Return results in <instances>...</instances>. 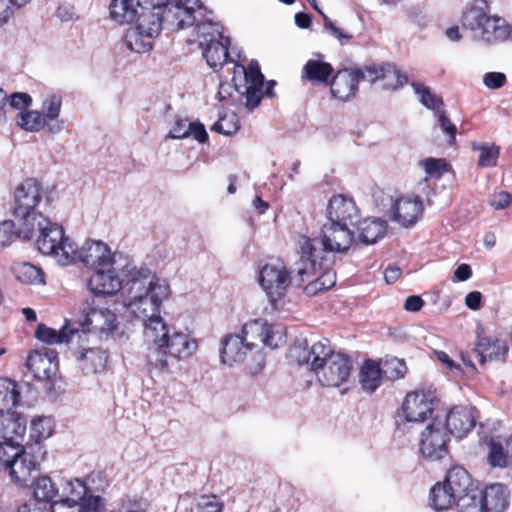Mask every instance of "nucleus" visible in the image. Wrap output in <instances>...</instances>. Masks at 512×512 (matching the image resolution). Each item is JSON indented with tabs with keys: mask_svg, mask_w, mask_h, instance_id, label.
Here are the masks:
<instances>
[{
	"mask_svg": "<svg viewBox=\"0 0 512 512\" xmlns=\"http://www.w3.org/2000/svg\"><path fill=\"white\" fill-rule=\"evenodd\" d=\"M511 436L505 440L491 439L489 442L488 463L492 467L504 468L507 466L508 459H512V451L508 447Z\"/></svg>",
	"mask_w": 512,
	"mask_h": 512,
	"instance_id": "58836bf2",
	"label": "nucleus"
},
{
	"mask_svg": "<svg viewBox=\"0 0 512 512\" xmlns=\"http://www.w3.org/2000/svg\"><path fill=\"white\" fill-rule=\"evenodd\" d=\"M473 151L478 152L477 165L480 168H493L498 164L500 156V147L495 144L473 141L471 143Z\"/></svg>",
	"mask_w": 512,
	"mask_h": 512,
	"instance_id": "a19ab883",
	"label": "nucleus"
},
{
	"mask_svg": "<svg viewBox=\"0 0 512 512\" xmlns=\"http://www.w3.org/2000/svg\"><path fill=\"white\" fill-rule=\"evenodd\" d=\"M79 328H68L63 326L61 330H55L44 324H39L35 331V337L48 345L70 342L75 335L81 338Z\"/></svg>",
	"mask_w": 512,
	"mask_h": 512,
	"instance_id": "7c9ffc66",
	"label": "nucleus"
},
{
	"mask_svg": "<svg viewBox=\"0 0 512 512\" xmlns=\"http://www.w3.org/2000/svg\"><path fill=\"white\" fill-rule=\"evenodd\" d=\"M33 495L38 502L52 504L58 495V489L50 477L42 476L33 483Z\"/></svg>",
	"mask_w": 512,
	"mask_h": 512,
	"instance_id": "37998d69",
	"label": "nucleus"
},
{
	"mask_svg": "<svg viewBox=\"0 0 512 512\" xmlns=\"http://www.w3.org/2000/svg\"><path fill=\"white\" fill-rule=\"evenodd\" d=\"M430 506L435 511H444L456 504L457 498L450 491L449 487L443 481L436 483L430 490L429 496Z\"/></svg>",
	"mask_w": 512,
	"mask_h": 512,
	"instance_id": "4c0bfd02",
	"label": "nucleus"
},
{
	"mask_svg": "<svg viewBox=\"0 0 512 512\" xmlns=\"http://www.w3.org/2000/svg\"><path fill=\"white\" fill-rule=\"evenodd\" d=\"M13 272L17 280L24 284H41L44 282L42 270L31 263L16 264L13 267Z\"/></svg>",
	"mask_w": 512,
	"mask_h": 512,
	"instance_id": "c03bdc74",
	"label": "nucleus"
},
{
	"mask_svg": "<svg viewBox=\"0 0 512 512\" xmlns=\"http://www.w3.org/2000/svg\"><path fill=\"white\" fill-rule=\"evenodd\" d=\"M267 321L264 319H255L246 323L242 328V337H245V341L249 344V346L253 349L256 346V341L262 343V338H264L266 329H267Z\"/></svg>",
	"mask_w": 512,
	"mask_h": 512,
	"instance_id": "a18cd8bd",
	"label": "nucleus"
},
{
	"mask_svg": "<svg viewBox=\"0 0 512 512\" xmlns=\"http://www.w3.org/2000/svg\"><path fill=\"white\" fill-rule=\"evenodd\" d=\"M483 512H504L508 507V491L502 484L487 486L481 491Z\"/></svg>",
	"mask_w": 512,
	"mask_h": 512,
	"instance_id": "bb28decb",
	"label": "nucleus"
},
{
	"mask_svg": "<svg viewBox=\"0 0 512 512\" xmlns=\"http://www.w3.org/2000/svg\"><path fill=\"white\" fill-rule=\"evenodd\" d=\"M236 73H241L244 75L245 84H258L264 85V75L260 70V66L256 60H252L248 66L245 68L243 64L234 65V75Z\"/></svg>",
	"mask_w": 512,
	"mask_h": 512,
	"instance_id": "603ef678",
	"label": "nucleus"
},
{
	"mask_svg": "<svg viewBox=\"0 0 512 512\" xmlns=\"http://www.w3.org/2000/svg\"><path fill=\"white\" fill-rule=\"evenodd\" d=\"M456 504L460 512H483L481 491L474 488L457 498Z\"/></svg>",
	"mask_w": 512,
	"mask_h": 512,
	"instance_id": "8fccbe9b",
	"label": "nucleus"
},
{
	"mask_svg": "<svg viewBox=\"0 0 512 512\" xmlns=\"http://www.w3.org/2000/svg\"><path fill=\"white\" fill-rule=\"evenodd\" d=\"M356 224L358 231L356 242L365 245L375 244L384 237L387 230L386 221L376 217H367L362 221L358 220Z\"/></svg>",
	"mask_w": 512,
	"mask_h": 512,
	"instance_id": "a878e982",
	"label": "nucleus"
},
{
	"mask_svg": "<svg viewBox=\"0 0 512 512\" xmlns=\"http://www.w3.org/2000/svg\"><path fill=\"white\" fill-rule=\"evenodd\" d=\"M296 281H299L298 275L292 276L281 262L265 264L259 272V283L274 308H278V302L286 296L291 285L298 286Z\"/></svg>",
	"mask_w": 512,
	"mask_h": 512,
	"instance_id": "0eeeda50",
	"label": "nucleus"
},
{
	"mask_svg": "<svg viewBox=\"0 0 512 512\" xmlns=\"http://www.w3.org/2000/svg\"><path fill=\"white\" fill-rule=\"evenodd\" d=\"M16 237H21L19 227L12 220L0 221V248L10 245Z\"/></svg>",
	"mask_w": 512,
	"mask_h": 512,
	"instance_id": "052dcab7",
	"label": "nucleus"
},
{
	"mask_svg": "<svg viewBox=\"0 0 512 512\" xmlns=\"http://www.w3.org/2000/svg\"><path fill=\"white\" fill-rule=\"evenodd\" d=\"M239 127L237 115L235 113H227L212 125L211 130L229 136L236 133Z\"/></svg>",
	"mask_w": 512,
	"mask_h": 512,
	"instance_id": "864d4df0",
	"label": "nucleus"
},
{
	"mask_svg": "<svg viewBox=\"0 0 512 512\" xmlns=\"http://www.w3.org/2000/svg\"><path fill=\"white\" fill-rule=\"evenodd\" d=\"M109 9L111 18L119 24L131 23L141 14L137 0H112Z\"/></svg>",
	"mask_w": 512,
	"mask_h": 512,
	"instance_id": "473e14b6",
	"label": "nucleus"
},
{
	"mask_svg": "<svg viewBox=\"0 0 512 512\" xmlns=\"http://www.w3.org/2000/svg\"><path fill=\"white\" fill-rule=\"evenodd\" d=\"M73 254L71 264L80 262L92 270L116 264L115 254L100 240H87L80 248L73 242Z\"/></svg>",
	"mask_w": 512,
	"mask_h": 512,
	"instance_id": "9b49d317",
	"label": "nucleus"
},
{
	"mask_svg": "<svg viewBox=\"0 0 512 512\" xmlns=\"http://www.w3.org/2000/svg\"><path fill=\"white\" fill-rule=\"evenodd\" d=\"M324 31L341 45L347 44L354 37L351 32L338 27L328 16H324Z\"/></svg>",
	"mask_w": 512,
	"mask_h": 512,
	"instance_id": "bf43d9fd",
	"label": "nucleus"
},
{
	"mask_svg": "<svg viewBox=\"0 0 512 512\" xmlns=\"http://www.w3.org/2000/svg\"><path fill=\"white\" fill-rule=\"evenodd\" d=\"M53 431L52 420L49 417H39L31 422L32 436L37 441L51 436Z\"/></svg>",
	"mask_w": 512,
	"mask_h": 512,
	"instance_id": "13d9d810",
	"label": "nucleus"
},
{
	"mask_svg": "<svg viewBox=\"0 0 512 512\" xmlns=\"http://www.w3.org/2000/svg\"><path fill=\"white\" fill-rule=\"evenodd\" d=\"M163 25L156 15L139 14L136 26L129 28L125 34L126 47L136 53L150 51L153 47V39L160 34Z\"/></svg>",
	"mask_w": 512,
	"mask_h": 512,
	"instance_id": "6e6552de",
	"label": "nucleus"
},
{
	"mask_svg": "<svg viewBox=\"0 0 512 512\" xmlns=\"http://www.w3.org/2000/svg\"><path fill=\"white\" fill-rule=\"evenodd\" d=\"M156 339L145 337L148 342L154 344L153 347L149 348L147 355L148 364L151 368L158 371H165L169 368V352L165 344V336H167V327L165 330L157 329L155 331Z\"/></svg>",
	"mask_w": 512,
	"mask_h": 512,
	"instance_id": "b1692460",
	"label": "nucleus"
},
{
	"mask_svg": "<svg viewBox=\"0 0 512 512\" xmlns=\"http://www.w3.org/2000/svg\"><path fill=\"white\" fill-rule=\"evenodd\" d=\"M351 225L326 222L321 235L308 237L301 235L297 241V252L303 253L304 257L311 255H333L334 253H344L348 251L353 242H356V236Z\"/></svg>",
	"mask_w": 512,
	"mask_h": 512,
	"instance_id": "20e7f679",
	"label": "nucleus"
},
{
	"mask_svg": "<svg viewBox=\"0 0 512 512\" xmlns=\"http://www.w3.org/2000/svg\"><path fill=\"white\" fill-rule=\"evenodd\" d=\"M489 9L487 3L483 0L475 1L466 6L463 11L461 23L463 28L472 32L473 37L479 41L482 40V33L486 28V22L489 18Z\"/></svg>",
	"mask_w": 512,
	"mask_h": 512,
	"instance_id": "412c9836",
	"label": "nucleus"
},
{
	"mask_svg": "<svg viewBox=\"0 0 512 512\" xmlns=\"http://www.w3.org/2000/svg\"><path fill=\"white\" fill-rule=\"evenodd\" d=\"M123 296L127 310L142 321L144 337L156 339L157 329L165 330L167 325L161 317L162 303L170 296V286L158 278L149 268L125 264Z\"/></svg>",
	"mask_w": 512,
	"mask_h": 512,
	"instance_id": "f257e3e1",
	"label": "nucleus"
},
{
	"mask_svg": "<svg viewBox=\"0 0 512 512\" xmlns=\"http://www.w3.org/2000/svg\"><path fill=\"white\" fill-rule=\"evenodd\" d=\"M423 211L422 200L415 195L401 196L390 207L391 219L405 228L415 225Z\"/></svg>",
	"mask_w": 512,
	"mask_h": 512,
	"instance_id": "2eb2a0df",
	"label": "nucleus"
},
{
	"mask_svg": "<svg viewBox=\"0 0 512 512\" xmlns=\"http://www.w3.org/2000/svg\"><path fill=\"white\" fill-rule=\"evenodd\" d=\"M511 34L512 27L505 19L489 15L481 41L487 44L504 42L510 38Z\"/></svg>",
	"mask_w": 512,
	"mask_h": 512,
	"instance_id": "c756f323",
	"label": "nucleus"
},
{
	"mask_svg": "<svg viewBox=\"0 0 512 512\" xmlns=\"http://www.w3.org/2000/svg\"><path fill=\"white\" fill-rule=\"evenodd\" d=\"M0 418L4 443L2 449L8 451L10 446H23L21 442L26 432V421L14 415L1 414Z\"/></svg>",
	"mask_w": 512,
	"mask_h": 512,
	"instance_id": "393cba45",
	"label": "nucleus"
},
{
	"mask_svg": "<svg viewBox=\"0 0 512 512\" xmlns=\"http://www.w3.org/2000/svg\"><path fill=\"white\" fill-rule=\"evenodd\" d=\"M165 340L167 343L165 346L172 358H188L196 352L198 347L195 339L191 338L188 334L180 332H176L172 336H169V331L167 330Z\"/></svg>",
	"mask_w": 512,
	"mask_h": 512,
	"instance_id": "c85d7f7f",
	"label": "nucleus"
},
{
	"mask_svg": "<svg viewBox=\"0 0 512 512\" xmlns=\"http://www.w3.org/2000/svg\"><path fill=\"white\" fill-rule=\"evenodd\" d=\"M57 353L50 348L31 352L26 366L37 380H51L57 370Z\"/></svg>",
	"mask_w": 512,
	"mask_h": 512,
	"instance_id": "a211bd4d",
	"label": "nucleus"
},
{
	"mask_svg": "<svg viewBox=\"0 0 512 512\" xmlns=\"http://www.w3.org/2000/svg\"><path fill=\"white\" fill-rule=\"evenodd\" d=\"M263 87L264 85H258L254 83L245 84V90L242 92L238 84L235 83V89L239 93L244 94L246 99V107L250 110H253L260 104L263 97Z\"/></svg>",
	"mask_w": 512,
	"mask_h": 512,
	"instance_id": "6e6d98bb",
	"label": "nucleus"
},
{
	"mask_svg": "<svg viewBox=\"0 0 512 512\" xmlns=\"http://www.w3.org/2000/svg\"><path fill=\"white\" fill-rule=\"evenodd\" d=\"M80 507V512H107L106 500L99 495L85 496Z\"/></svg>",
	"mask_w": 512,
	"mask_h": 512,
	"instance_id": "680f3d73",
	"label": "nucleus"
},
{
	"mask_svg": "<svg viewBox=\"0 0 512 512\" xmlns=\"http://www.w3.org/2000/svg\"><path fill=\"white\" fill-rule=\"evenodd\" d=\"M382 374H384L383 369L376 362L372 360L365 361L359 374L362 389L368 393L376 391L381 384Z\"/></svg>",
	"mask_w": 512,
	"mask_h": 512,
	"instance_id": "e433bc0d",
	"label": "nucleus"
},
{
	"mask_svg": "<svg viewBox=\"0 0 512 512\" xmlns=\"http://www.w3.org/2000/svg\"><path fill=\"white\" fill-rule=\"evenodd\" d=\"M507 352L508 347L504 342L498 340L491 342L488 338H481L473 349L472 354L480 364L484 365L487 358L490 360H500L504 358Z\"/></svg>",
	"mask_w": 512,
	"mask_h": 512,
	"instance_id": "2f4dec72",
	"label": "nucleus"
},
{
	"mask_svg": "<svg viewBox=\"0 0 512 512\" xmlns=\"http://www.w3.org/2000/svg\"><path fill=\"white\" fill-rule=\"evenodd\" d=\"M141 14L150 13L156 15L162 24H165V16L170 7V0H137Z\"/></svg>",
	"mask_w": 512,
	"mask_h": 512,
	"instance_id": "3c124183",
	"label": "nucleus"
},
{
	"mask_svg": "<svg viewBox=\"0 0 512 512\" xmlns=\"http://www.w3.org/2000/svg\"><path fill=\"white\" fill-rule=\"evenodd\" d=\"M17 125L31 133H36L45 129L48 133V123L45 121V116L38 110H23L17 116Z\"/></svg>",
	"mask_w": 512,
	"mask_h": 512,
	"instance_id": "79ce46f5",
	"label": "nucleus"
},
{
	"mask_svg": "<svg viewBox=\"0 0 512 512\" xmlns=\"http://www.w3.org/2000/svg\"><path fill=\"white\" fill-rule=\"evenodd\" d=\"M222 504L216 496H203L197 502L195 512H221Z\"/></svg>",
	"mask_w": 512,
	"mask_h": 512,
	"instance_id": "338daca9",
	"label": "nucleus"
},
{
	"mask_svg": "<svg viewBox=\"0 0 512 512\" xmlns=\"http://www.w3.org/2000/svg\"><path fill=\"white\" fill-rule=\"evenodd\" d=\"M507 82V77L502 72H487L483 75V84L488 89L502 88Z\"/></svg>",
	"mask_w": 512,
	"mask_h": 512,
	"instance_id": "774afa93",
	"label": "nucleus"
},
{
	"mask_svg": "<svg viewBox=\"0 0 512 512\" xmlns=\"http://www.w3.org/2000/svg\"><path fill=\"white\" fill-rule=\"evenodd\" d=\"M0 463L4 470L9 472L11 479L21 485L27 486L33 472L37 471L38 463L35 457L26 452L23 446H10L7 454H3Z\"/></svg>",
	"mask_w": 512,
	"mask_h": 512,
	"instance_id": "1a4fd4ad",
	"label": "nucleus"
},
{
	"mask_svg": "<svg viewBox=\"0 0 512 512\" xmlns=\"http://www.w3.org/2000/svg\"><path fill=\"white\" fill-rule=\"evenodd\" d=\"M165 16V25L172 29H184L195 24L196 9H202L201 0H174Z\"/></svg>",
	"mask_w": 512,
	"mask_h": 512,
	"instance_id": "dca6fc26",
	"label": "nucleus"
},
{
	"mask_svg": "<svg viewBox=\"0 0 512 512\" xmlns=\"http://www.w3.org/2000/svg\"><path fill=\"white\" fill-rule=\"evenodd\" d=\"M449 440L450 434L444 421L435 417L421 433L420 451L426 459L431 461L442 459L448 453Z\"/></svg>",
	"mask_w": 512,
	"mask_h": 512,
	"instance_id": "9d476101",
	"label": "nucleus"
},
{
	"mask_svg": "<svg viewBox=\"0 0 512 512\" xmlns=\"http://www.w3.org/2000/svg\"><path fill=\"white\" fill-rule=\"evenodd\" d=\"M79 367L85 374H94L104 368L107 362L105 351L100 348H88L79 352Z\"/></svg>",
	"mask_w": 512,
	"mask_h": 512,
	"instance_id": "c9c22d12",
	"label": "nucleus"
},
{
	"mask_svg": "<svg viewBox=\"0 0 512 512\" xmlns=\"http://www.w3.org/2000/svg\"><path fill=\"white\" fill-rule=\"evenodd\" d=\"M298 254L299 260L296 265L299 281H296L297 285L310 281V286L314 291L327 290L335 285L336 273L332 270L334 255L318 254V256L304 257L303 253Z\"/></svg>",
	"mask_w": 512,
	"mask_h": 512,
	"instance_id": "423d86ee",
	"label": "nucleus"
},
{
	"mask_svg": "<svg viewBox=\"0 0 512 512\" xmlns=\"http://www.w3.org/2000/svg\"><path fill=\"white\" fill-rule=\"evenodd\" d=\"M435 397L430 392L415 391L407 394L403 404L402 413L407 422H424L432 417Z\"/></svg>",
	"mask_w": 512,
	"mask_h": 512,
	"instance_id": "4468645a",
	"label": "nucleus"
},
{
	"mask_svg": "<svg viewBox=\"0 0 512 512\" xmlns=\"http://www.w3.org/2000/svg\"><path fill=\"white\" fill-rule=\"evenodd\" d=\"M359 72L353 69H342L336 72L330 83V92L333 98L347 102L356 96L358 91Z\"/></svg>",
	"mask_w": 512,
	"mask_h": 512,
	"instance_id": "aec40b11",
	"label": "nucleus"
},
{
	"mask_svg": "<svg viewBox=\"0 0 512 512\" xmlns=\"http://www.w3.org/2000/svg\"><path fill=\"white\" fill-rule=\"evenodd\" d=\"M444 424L450 435L461 438L474 428L475 410L469 406H455L446 415Z\"/></svg>",
	"mask_w": 512,
	"mask_h": 512,
	"instance_id": "6ab92c4d",
	"label": "nucleus"
},
{
	"mask_svg": "<svg viewBox=\"0 0 512 512\" xmlns=\"http://www.w3.org/2000/svg\"><path fill=\"white\" fill-rule=\"evenodd\" d=\"M265 336L262 338V344L275 349L285 342V333L281 325H267Z\"/></svg>",
	"mask_w": 512,
	"mask_h": 512,
	"instance_id": "4d7b16f0",
	"label": "nucleus"
},
{
	"mask_svg": "<svg viewBox=\"0 0 512 512\" xmlns=\"http://www.w3.org/2000/svg\"><path fill=\"white\" fill-rule=\"evenodd\" d=\"M411 86L415 94L419 96V100L423 106L435 111V113L442 110V99L433 94L427 86L417 82H412Z\"/></svg>",
	"mask_w": 512,
	"mask_h": 512,
	"instance_id": "de8ad7c7",
	"label": "nucleus"
},
{
	"mask_svg": "<svg viewBox=\"0 0 512 512\" xmlns=\"http://www.w3.org/2000/svg\"><path fill=\"white\" fill-rule=\"evenodd\" d=\"M59 199L55 185H43L35 178H26L14 189L12 216L19 225L22 238H30L35 222L44 218Z\"/></svg>",
	"mask_w": 512,
	"mask_h": 512,
	"instance_id": "f03ea898",
	"label": "nucleus"
},
{
	"mask_svg": "<svg viewBox=\"0 0 512 512\" xmlns=\"http://www.w3.org/2000/svg\"><path fill=\"white\" fill-rule=\"evenodd\" d=\"M353 70L354 72H359L361 74V76L358 77V83L361 80H366L370 83H374L380 78H386L387 73L390 72V70L385 71L383 67L376 65L365 67L364 69L358 68Z\"/></svg>",
	"mask_w": 512,
	"mask_h": 512,
	"instance_id": "e2e57ef3",
	"label": "nucleus"
},
{
	"mask_svg": "<svg viewBox=\"0 0 512 512\" xmlns=\"http://www.w3.org/2000/svg\"><path fill=\"white\" fill-rule=\"evenodd\" d=\"M406 370L407 368L405 363L394 358L384 363L383 373L387 378L395 380L404 377Z\"/></svg>",
	"mask_w": 512,
	"mask_h": 512,
	"instance_id": "0e129e2a",
	"label": "nucleus"
},
{
	"mask_svg": "<svg viewBox=\"0 0 512 512\" xmlns=\"http://www.w3.org/2000/svg\"><path fill=\"white\" fill-rule=\"evenodd\" d=\"M20 401V390L18 384L8 378L0 379V412H9L15 408Z\"/></svg>",
	"mask_w": 512,
	"mask_h": 512,
	"instance_id": "ea45409f",
	"label": "nucleus"
},
{
	"mask_svg": "<svg viewBox=\"0 0 512 512\" xmlns=\"http://www.w3.org/2000/svg\"><path fill=\"white\" fill-rule=\"evenodd\" d=\"M229 38L223 37V39H217L213 41V38H209L207 44H202V54L207 64L216 70L221 68L226 63L229 57Z\"/></svg>",
	"mask_w": 512,
	"mask_h": 512,
	"instance_id": "cd10ccee",
	"label": "nucleus"
},
{
	"mask_svg": "<svg viewBox=\"0 0 512 512\" xmlns=\"http://www.w3.org/2000/svg\"><path fill=\"white\" fill-rule=\"evenodd\" d=\"M420 166L426 173V181L428 178H439L448 171V164L444 159H437L433 157L420 161Z\"/></svg>",
	"mask_w": 512,
	"mask_h": 512,
	"instance_id": "5fc2aeb1",
	"label": "nucleus"
},
{
	"mask_svg": "<svg viewBox=\"0 0 512 512\" xmlns=\"http://www.w3.org/2000/svg\"><path fill=\"white\" fill-rule=\"evenodd\" d=\"M83 317L78 321L82 336L86 332L110 334L116 328V315L107 308H95L87 304L82 309Z\"/></svg>",
	"mask_w": 512,
	"mask_h": 512,
	"instance_id": "f8f14e48",
	"label": "nucleus"
},
{
	"mask_svg": "<svg viewBox=\"0 0 512 512\" xmlns=\"http://www.w3.org/2000/svg\"><path fill=\"white\" fill-rule=\"evenodd\" d=\"M34 240L37 249L46 256L54 259L58 264L67 266L71 264L73 254V241L65 235L62 226L44 217L35 222L34 231L30 238Z\"/></svg>",
	"mask_w": 512,
	"mask_h": 512,
	"instance_id": "39448f33",
	"label": "nucleus"
},
{
	"mask_svg": "<svg viewBox=\"0 0 512 512\" xmlns=\"http://www.w3.org/2000/svg\"><path fill=\"white\" fill-rule=\"evenodd\" d=\"M303 363L324 387L346 383L353 370V361L345 353L334 351L328 339L319 340L304 353Z\"/></svg>",
	"mask_w": 512,
	"mask_h": 512,
	"instance_id": "7ed1b4c3",
	"label": "nucleus"
},
{
	"mask_svg": "<svg viewBox=\"0 0 512 512\" xmlns=\"http://www.w3.org/2000/svg\"><path fill=\"white\" fill-rule=\"evenodd\" d=\"M438 117V125L443 131V133L447 136V142L450 145H453L456 141V126L450 121V119L445 115V112L440 110L436 113Z\"/></svg>",
	"mask_w": 512,
	"mask_h": 512,
	"instance_id": "69168bd1",
	"label": "nucleus"
},
{
	"mask_svg": "<svg viewBox=\"0 0 512 512\" xmlns=\"http://www.w3.org/2000/svg\"><path fill=\"white\" fill-rule=\"evenodd\" d=\"M87 486L84 481L80 479L68 480L62 488L63 500H68L70 503L80 504L87 495Z\"/></svg>",
	"mask_w": 512,
	"mask_h": 512,
	"instance_id": "49530a36",
	"label": "nucleus"
},
{
	"mask_svg": "<svg viewBox=\"0 0 512 512\" xmlns=\"http://www.w3.org/2000/svg\"><path fill=\"white\" fill-rule=\"evenodd\" d=\"M220 357L223 364L233 366L242 362L248 351L252 350L240 334H229L221 340Z\"/></svg>",
	"mask_w": 512,
	"mask_h": 512,
	"instance_id": "4be33fe9",
	"label": "nucleus"
},
{
	"mask_svg": "<svg viewBox=\"0 0 512 512\" xmlns=\"http://www.w3.org/2000/svg\"><path fill=\"white\" fill-rule=\"evenodd\" d=\"M444 481L456 498H459L474 489L470 474L460 466L451 468Z\"/></svg>",
	"mask_w": 512,
	"mask_h": 512,
	"instance_id": "72a5a7b5",
	"label": "nucleus"
},
{
	"mask_svg": "<svg viewBox=\"0 0 512 512\" xmlns=\"http://www.w3.org/2000/svg\"><path fill=\"white\" fill-rule=\"evenodd\" d=\"M327 222L354 226L360 217L355 202L344 195L338 194L330 198L327 208Z\"/></svg>",
	"mask_w": 512,
	"mask_h": 512,
	"instance_id": "f3484780",
	"label": "nucleus"
},
{
	"mask_svg": "<svg viewBox=\"0 0 512 512\" xmlns=\"http://www.w3.org/2000/svg\"><path fill=\"white\" fill-rule=\"evenodd\" d=\"M124 268L125 265L119 268L120 274L116 272L117 268L114 265L93 270L94 272L88 282L90 290L95 295H114L119 291L123 293L124 280L126 279L123 275Z\"/></svg>",
	"mask_w": 512,
	"mask_h": 512,
	"instance_id": "ddd939ff",
	"label": "nucleus"
},
{
	"mask_svg": "<svg viewBox=\"0 0 512 512\" xmlns=\"http://www.w3.org/2000/svg\"><path fill=\"white\" fill-rule=\"evenodd\" d=\"M197 40L199 45L207 44L209 38L213 41L223 39L222 26L219 23L210 20L200 22L196 25Z\"/></svg>",
	"mask_w": 512,
	"mask_h": 512,
	"instance_id": "09e8293b",
	"label": "nucleus"
},
{
	"mask_svg": "<svg viewBox=\"0 0 512 512\" xmlns=\"http://www.w3.org/2000/svg\"><path fill=\"white\" fill-rule=\"evenodd\" d=\"M333 71L330 63L310 59L303 67V76L314 85H328Z\"/></svg>",
	"mask_w": 512,
	"mask_h": 512,
	"instance_id": "f704fd0d",
	"label": "nucleus"
},
{
	"mask_svg": "<svg viewBox=\"0 0 512 512\" xmlns=\"http://www.w3.org/2000/svg\"><path fill=\"white\" fill-rule=\"evenodd\" d=\"M62 108V97L56 93L45 95L41 103V114L45 116L48 123V134L57 135L64 129V120L60 119Z\"/></svg>",
	"mask_w": 512,
	"mask_h": 512,
	"instance_id": "5701e85b",
	"label": "nucleus"
}]
</instances>
